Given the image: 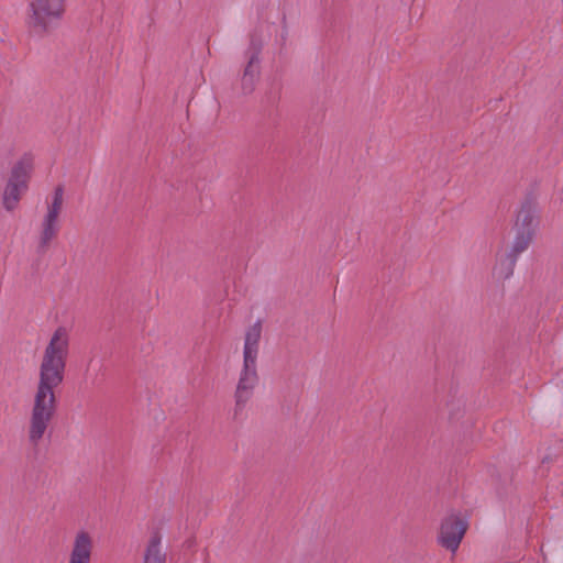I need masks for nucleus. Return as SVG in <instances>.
I'll return each instance as SVG.
<instances>
[{
  "label": "nucleus",
  "mask_w": 563,
  "mask_h": 563,
  "mask_svg": "<svg viewBox=\"0 0 563 563\" xmlns=\"http://www.w3.org/2000/svg\"><path fill=\"white\" fill-rule=\"evenodd\" d=\"M68 346L69 330L58 327L44 350L36 387L55 390L63 383Z\"/></svg>",
  "instance_id": "1"
},
{
  "label": "nucleus",
  "mask_w": 563,
  "mask_h": 563,
  "mask_svg": "<svg viewBox=\"0 0 563 563\" xmlns=\"http://www.w3.org/2000/svg\"><path fill=\"white\" fill-rule=\"evenodd\" d=\"M261 336L262 324L258 321L252 324L245 332L243 365L239 374L234 394L238 406H244L251 399L254 388L258 383L257 357Z\"/></svg>",
  "instance_id": "2"
},
{
  "label": "nucleus",
  "mask_w": 563,
  "mask_h": 563,
  "mask_svg": "<svg viewBox=\"0 0 563 563\" xmlns=\"http://www.w3.org/2000/svg\"><path fill=\"white\" fill-rule=\"evenodd\" d=\"M66 11V0H30L25 25L31 35L42 37L55 30Z\"/></svg>",
  "instance_id": "3"
},
{
  "label": "nucleus",
  "mask_w": 563,
  "mask_h": 563,
  "mask_svg": "<svg viewBox=\"0 0 563 563\" xmlns=\"http://www.w3.org/2000/svg\"><path fill=\"white\" fill-rule=\"evenodd\" d=\"M57 408L55 390L36 387L29 424V439L37 444L45 435Z\"/></svg>",
  "instance_id": "4"
},
{
  "label": "nucleus",
  "mask_w": 563,
  "mask_h": 563,
  "mask_svg": "<svg viewBox=\"0 0 563 563\" xmlns=\"http://www.w3.org/2000/svg\"><path fill=\"white\" fill-rule=\"evenodd\" d=\"M64 205V191L56 188L53 192L52 200L47 205L46 213L41 222L38 241L41 245H48L58 234L60 229V214Z\"/></svg>",
  "instance_id": "5"
},
{
  "label": "nucleus",
  "mask_w": 563,
  "mask_h": 563,
  "mask_svg": "<svg viewBox=\"0 0 563 563\" xmlns=\"http://www.w3.org/2000/svg\"><path fill=\"white\" fill-rule=\"evenodd\" d=\"M466 530L467 522L456 515H451L441 523L438 542L446 550L455 553Z\"/></svg>",
  "instance_id": "6"
},
{
  "label": "nucleus",
  "mask_w": 563,
  "mask_h": 563,
  "mask_svg": "<svg viewBox=\"0 0 563 563\" xmlns=\"http://www.w3.org/2000/svg\"><path fill=\"white\" fill-rule=\"evenodd\" d=\"M95 549L92 532L79 529L74 534L67 563H91Z\"/></svg>",
  "instance_id": "7"
},
{
  "label": "nucleus",
  "mask_w": 563,
  "mask_h": 563,
  "mask_svg": "<svg viewBox=\"0 0 563 563\" xmlns=\"http://www.w3.org/2000/svg\"><path fill=\"white\" fill-rule=\"evenodd\" d=\"M35 166L34 155L25 153L11 167L8 181L29 188Z\"/></svg>",
  "instance_id": "8"
},
{
  "label": "nucleus",
  "mask_w": 563,
  "mask_h": 563,
  "mask_svg": "<svg viewBox=\"0 0 563 563\" xmlns=\"http://www.w3.org/2000/svg\"><path fill=\"white\" fill-rule=\"evenodd\" d=\"M261 74V62L258 53L254 52L250 57L249 62L243 70L241 78L242 89L245 92L253 91Z\"/></svg>",
  "instance_id": "9"
},
{
  "label": "nucleus",
  "mask_w": 563,
  "mask_h": 563,
  "mask_svg": "<svg viewBox=\"0 0 563 563\" xmlns=\"http://www.w3.org/2000/svg\"><path fill=\"white\" fill-rule=\"evenodd\" d=\"M29 188L13 184L7 180L2 192V206L7 211H13L18 208L22 196Z\"/></svg>",
  "instance_id": "10"
},
{
  "label": "nucleus",
  "mask_w": 563,
  "mask_h": 563,
  "mask_svg": "<svg viewBox=\"0 0 563 563\" xmlns=\"http://www.w3.org/2000/svg\"><path fill=\"white\" fill-rule=\"evenodd\" d=\"M539 228L538 216L530 210H521L516 220V231L537 233Z\"/></svg>",
  "instance_id": "11"
},
{
  "label": "nucleus",
  "mask_w": 563,
  "mask_h": 563,
  "mask_svg": "<svg viewBox=\"0 0 563 563\" xmlns=\"http://www.w3.org/2000/svg\"><path fill=\"white\" fill-rule=\"evenodd\" d=\"M143 563H165V555L161 548V538L157 536L151 538L144 553Z\"/></svg>",
  "instance_id": "12"
},
{
  "label": "nucleus",
  "mask_w": 563,
  "mask_h": 563,
  "mask_svg": "<svg viewBox=\"0 0 563 563\" xmlns=\"http://www.w3.org/2000/svg\"><path fill=\"white\" fill-rule=\"evenodd\" d=\"M534 236V233L516 231V236L512 243V252L516 255L525 252L533 241Z\"/></svg>",
  "instance_id": "13"
},
{
  "label": "nucleus",
  "mask_w": 563,
  "mask_h": 563,
  "mask_svg": "<svg viewBox=\"0 0 563 563\" xmlns=\"http://www.w3.org/2000/svg\"><path fill=\"white\" fill-rule=\"evenodd\" d=\"M512 265H514V263H512V261H511V262L509 263V266H508V268H507L506 273H505V274H499V275H500V276H501V275H504L505 277L509 276V275L511 274V271H512Z\"/></svg>",
  "instance_id": "14"
},
{
  "label": "nucleus",
  "mask_w": 563,
  "mask_h": 563,
  "mask_svg": "<svg viewBox=\"0 0 563 563\" xmlns=\"http://www.w3.org/2000/svg\"><path fill=\"white\" fill-rule=\"evenodd\" d=\"M497 269H498V268H497V266H496V267H494V273H495V274H499V273L497 272Z\"/></svg>",
  "instance_id": "15"
}]
</instances>
